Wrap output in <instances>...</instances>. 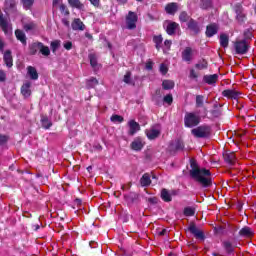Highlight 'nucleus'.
I'll return each instance as SVG.
<instances>
[{
	"label": "nucleus",
	"instance_id": "nucleus-2",
	"mask_svg": "<svg viewBox=\"0 0 256 256\" xmlns=\"http://www.w3.org/2000/svg\"><path fill=\"white\" fill-rule=\"evenodd\" d=\"M201 123V116L195 112L186 113L184 117V125L185 127H197V125Z\"/></svg>",
	"mask_w": 256,
	"mask_h": 256
},
{
	"label": "nucleus",
	"instance_id": "nucleus-19",
	"mask_svg": "<svg viewBox=\"0 0 256 256\" xmlns=\"http://www.w3.org/2000/svg\"><path fill=\"white\" fill-rule=\"evenodd\" d=\"M177 9H178V5L175 2L169 3L166 7H165V11L166 13H168L169 15H175V13H177Z\"/></svg>",
	"mask_w": 256,
	"mask_h": 256
},
{
	"label": "nucleus",
	"instance_id": "nucleus-47",
	"mask_svg": "<svg viewBox=\"0 0 256 256\" xmlns=\"http://www.w3.org/2000/svg\"><path fill=\"white\" fill-rule=\"evenodd\" d=\"M167 71H169V68L165 64L160 65V73L162 75H167Z\"/></svg>",
	"mask_w": 256,
	"mask_h": 256
},
{
	"label": "nucleus",
	"instance_id": "nucleus-26",
	"mask_svg": "<svg viewBox=\"0 0 256 256\" xmlns=\"http://www.w3.org/2000/svg\"><path fill=\"white\" fill-rule=\"evenodd\" d=\"M188 29L193 31V33H199V24L195 20L190 19L188 22Z\"/></svg>",
	"mask_w": 256,
	"mask_h": 256
},
{
	"label": "nucleus",
	"instance_id": "nucleus-5",
	"mask_svg": "<svg viewBox=\"0 0 256 256\" xmlns=\"http://www.w3.org/2000/svg\"><path fill=\"white\" fill-rule=\"evenodd\" d=\"M145 133L146 137L152 141L161 135V127L159 125L152 126L150 129H147Z\"/></svg>",
	"mask_w": 256,
	"mask_h": 256
},
{
	"label": "nucleus",
	"instance_id": "nucleus-36",
	"mask_svg": "<svg viewBox=\"0 0 256 256\" xmlns=\"http://www.w3.org/2000/svg\"><path fill=\"white\" fill-rule=\"evenodd\" d=\"M172 147L176 150V151H181L183 150V148L185 147V145L183 144V142L181 140L176 141L174 144H172Z\"/></svg>",
	"mask_w": 256,
	"mask_h": 256
},
{
	"label": "nucleus",
	"instance_id": "nucleus-41",
	"mask_svg": "<svg viewBox=\"0 0 256 256\" xmlns=\"http://www.w3.org/2000/svg\"><path fill=\"white\" fill-rule=\"evenodd\" d=\"M179 19L182 23H187V21H189V15L187 12H182L179 16Z\"/></svg>",
	"mask_w": 256,
	"mask_h": 256
},
{
	"label": "nucleus",
	"instance_id": "nucleus-58",
	"mask_svg": "<svg viewBox=\"0 0 256 256\" xmlns=\"http://www.w3.org/2000/svg\"><path fill=\"white\" fill-rule=\"evenodd\" d=\"M148 201H149V203H157V198L150 197V198H148Z\"/></svg>",
	"mask_w": 256,
	"mask_h": 256
},
{
	"label": "nucleus",
	"instance_id": "nucleus-25",
	"mask_svg": "<svg viewBox=\"0 0 256 256\" xmlns=\"http://www.w3.org/2000/svg\"><path fill=\"white\" fill-rule=\"evenodd\" d=\"M177 27H179V24H177L175 22L168 23L166 26V33L168 35H173L175 33V31L177 30Z\"/></svg>",
	"mask_w": 256,
	"mask_h": 256
},
{
	"label": "nucleus",
	"instance_id": "nucleus-17",
	"mask_svg": "<svg viewBox=\"0 0 256 256\" xmlns=\"http://www.w3.org/2000/svg\"><path fill=\"white\" fill-rule=\"evenodd\" d=\"M224 160L228 165H235L236 157L234 152H226L224 154Z\"/></svg>",
	"mask_w": 256,
	"mask_h": 256
},
{
	"label": "nucleus",
	"instance_id": "nucleus-52",
	"mask_svg": "<svg viewBox=\"0 0 256 256\" xmlns=\"http://www.w3.org/2000/svg\"><path fill=\"white\" fill-rule=\"evenodd\" d=\"M64 48H66L67 51H71V49L73 48V43L71 42L64 43Z\"/></svg>",
	"mask_w": 256,
	"mask_h": 256
},
{
	"label": "nucleus",
	"instance_id": "nucleus-8",
	"mask_svg": "<svg viewBox=\"0 0 256 256\" xmlns=\"http://www.w3.org/2000/svg\"><path fill=\"white\" fill-rule=\"evenodd\" d=\"M128 127H129L128 135H130L131 137H133V135L141 131V125H139L135 120H129Z\"/></svg>",
	"mask_w": 256,
	"mask_h": 256
},
{
	"label": "nucleus",
	"instance_id": "nucleus-62",
	"mask_svg": "<svg viewBox=\"0 0 256 256\" xmlns=\"http://www.w3.org/2000/svg\"><path fill=\"white\" fill-rule=\"evenodd\" d=\"M39 227H40L39 224L34 225V231H38Z\"/></svg>",
	"mask_w": 256,
	"mask_h": 256
},
{
	"label": "nucleus",
	"instance_id": "nucleus-44",
	"mask_svg": "<svg viewBox=\"0 0 256 256\" xmlns=\"http://www.w3.org/2000/svg\"><path fill=\"white\" fill-rule=\"evenodd\" d=\"M123 81H124V83H127L128 85H131V72H127L124 75Z\"/></svg>",
	"mask_w": 256,
	"mask_h": 256
},
{
	"label": "nucleus",
	"instance_id": "nucleus-27",
	"mask_svg": "<svg viewBox=\"0 0 256 256\" xmlns=\"http://www.w3.org/2000/svg\"><path fill=\"white\" fill-rule=\"evenodd\" d=\"M97 85H99V80H97V78H90L86 81L87 89H94Z\"/></svg>",
	"mask_w": 256,
	"mask_h": 256
},
{
	"label": "nucleus",
	"instance_id": "nucleus-61",
	"mask_svg": "<svg viewBox=\"0 0 256 256\" xmlns=\"http://www.w3.org/2000/svg\"><path fill=\"white\" fill-rule=\"evenodd\" d=\"M53 5H54V7H55L56 5H59V0H53Z\"/></svg>",
	"mask_w": 256,
	"mask_h": 256
},
{
	"label": "nucleus",
	"instance_id": "nucleus-56",
	"mask_svg": "<svg viewBox=\"0 0 256 256\" xmlns=\"http://www.w3.org/2000/svg\"><path fill=\"white\" fill-rule=\"evenodd\" d=\"M146 69H148L149 71H150V69H153V62H147Z\"/></svg>",
	"mask_w": 256,
	"mask_h": 256
},
{
	"label": "nucleus",
	"instance_id": "nucleus-6",
	"mask_svg": "<svg viewBox=\"0 0 256 256\" xmlns=\"http://www.w3.org/2000/svg\"><path fill=\"white\" fill-rule=\"evenodd\" d=\"M126 27L127 29H135L137 27V14L130 11L126 16Z\"/></svg>",
	"mask_w": 256,
	"mask_h": 256
},
{
	"label": "nucleus",
	"instance_id": "nucleus-35",
	"mask_svg": "<svg viewBox=\"0 0 256 256\" xmlns=\"http://www.w3.org/2000/svg\"><path fill=\"white\" fill-rule=\"evenodd\" d=\"M184 215L186 217H193V215H195V208H193V207H186L184 209Z\"/></svg>",
	"mask_w": 256,
	"mask_h": 256
},
{
	"label": "nucleus",
	"instance_id": "nucleus-3",
	"mask_svg": "<svg viewBox=\"0 0 256 256\" xmlns=\"http://www.w3.org/2000/svg\"><path fill=\"white\" fill-rule=\"evenodd\" d=\"M191 133L197 139H205L211 135V128L207 125H202L192 129Z\"/></svg>",
	"mask_w": 256,
	"mask_h": 256
},
{
	"label": "nucleus",
	"instance_id": "nucleus-55",
	"mask_svg": "<svg viewBox=\"0 0 256 256\" xmlns=\"http://www.w3.org/2000/svg\"><path fill=\"white\" fill-rule=\"evenodd\" d=\"M190 79H197V72L195 70H190Z\"/></svg>",
	"mask_w": 256,
	"mask_h": 256
},
{
	"label": "nucleus",
	"instance_id": "nucleus-51",
	"mask_svg": "<svg viewBox=\"0 0 256 256\" xmlns=\"http://www.w3.org/2000/svg\"><path fill=\"white\" fill-rule=\"evenodd\" d=\"M224 247L227 249V251H233V246L231 245V242H224Z\"/></svg>",
	"mask_w": 256,
	"mask_h": 256
},
{
	"label": "nucleus",
	"instance_id": "nucleus-31",
	"mask_svg": "<svg viewBox=\"0 0 256 256\" xmlns=\"http://www.w3.org/2000/svg\"><path fill=\"white\" fill-rule=\"evenodd\" d=\"M220 45L221 47H224V49L229 47V36L227 34H222L220 36Z\"/></svg>",
	"mask_w": 256,
	"mask_h": 256
},
{
	"label": "nucleus",
	"instance_id": "nucleus-16",
	"mask_svg": "<svg viewBox=\"0 0 256 256\" xmlns=\"http://www.w3.org/2000/svg\"><path fill=\"white\" fill-rule=\"evenodd\" d=\"M239 235H240V237L249 238V237H253L254 232H253V229H251V228L245 226V227H243V228L239 231Z\"/></svg>",
	"mask_w": 256,
	"mask_h": 256
},
{
	"label": "nucleus",
	"instance_id": "nucleus-42",
	"mask_svg": "<svg viewBox=\"0 0 256 256\" xmlns=\"http://www.w3.org/2000/svg\"><path fill=\"white\" fill-rule=\"evenodd\" d=\"M89 59H90V65L94 68L97 67V57H95V55L91 54L89 56Z\"/></svg>",
	"mask_w": 256,
	"mask_h": 256
},
{
	"label": "nucleus",
	"instance_id": "nucleus-60",
	"mask_svg": "<svg viewBox=\"0 0 256 256\" xmlns=\"http://www.w3.org/2000/svg\"><path fill=\"white\" fill-rule=\"evenodd\" d=\"M3 47H5V44L3 43V40L0 38V51H3Z\"/></svg>",
	"mask_w": 256,
	"mask_h": 256
},
{
	"label": "nucleus",
	"instance_id": "nucleus-45",
	"mask_svg": "<svg viewBox=\"0 0 256 256\" xmlns=\"http://www.w3.org/2000/svg\"><path fill=\"white\" fill-rule=\"evenodd\" d=\"M164 103L171 105V103H173V95H171V94L166 95L164 97Z\"/></svg>",
	"mask_w": 256,
	"mask_h": 256
},
{
	"label": "nucleus",
	"instance_id": "nucleus-15",
	"mask_svg": "<svg viewBox=\"0 0 256 256\" xmlns=\"http://www.w3.org/2000/svg\"><path fill=\"white\" fill-rule=\"evenodd\" d=\"M235 11L237 21H239V23H243L245 21V13H243V7H241V5H237Z\"/></svg>",
	"mask_w": 256,
	"mask_h": 256
},
{
	"label": "nucleus",
	"instance_id": "nucleus-10",
	"mask_svg": "<svg viewBox=\"0 0 256 256\" xmlns=\"http://www.w3.org/2000/svg\"><path fill=\"white\" fill-rule=\"evenodd\" d=\"M188 229H189L190 233H192V235H194V237H196V239H201V240L205 239V235L203 234V231H201L199 228H197V226H195V224H191Z\"/></svg>",
	"mask_w": 256,
	"mask_h": 256
},
{
	"label": "nucleus",
	"instance_id": "nucleus-54",
	"mask_svg": "<svg viewBox=\"0 0 256 256\" xmlns=\"http://www.w3.org/2000/svg\"><path fill=\"white\" fill-rule=\"evenodd\" d=\"M6 141H7V136L0 135V145H5Z\"/></svg>",
	"mask_w": 256,
	"mask_h": 256
},
{
	"label": "nucleus",
	"instance_id": "nucleus-24",
	"mask_svg": "<svg viewBox=\"0 0 256 256\" xmlns=\"http://www.w3.org/2000/svg\"><path fill=\"white\" fill-rule=\"evenodd\" d=\"M37 48L39 49L40 53L44 55V57H49V55H51V50H49V47L43 45V43H38Z\"/></svg>",
	"mask_w": 256,
	"mask_h": 256
},
{
	"label": "nucleus",
	"instance_id": "nucleus-46",
	"mask_svg": "<svg viewBox=\"0 0 256 256\" xmlns=\"http://www.w3.org/2000/svg\"><path fill=\"white\" fill-rule=\"evenodd\" d=\"M34 0H22L23 6L25 9H29L33 5Z\"/></svg>",
	"mask_w": 256,
	"mask_h": 256
},
{
	"label": "nucleus",
	"instance_id": "nucleus-30",
	"mask_svg": "<svg viewBox=\"0 0 256 256\" xmlns=\"http://www.w3.org/2000/svg\"><path fill=\"white\" fill-rule=\"evenodd\" d=\"M15 35L18 41H21V43L23 44L27 43V38L25 36V33L22 30H16Z\"/></svg>",
	"mask_w": 256,
	"mask_h": 256
},
{
	"label": "nucleus",
	"instance_id": "nucleus-14",
	"mask_svg": "<svg viewBox=\"0 0 256 256\" xmlns=\"http://www.w3.org/2000/svg\"><path fill=\"white\" fill-rule=\"evenodd\" d=\"M222 94L224 97H228V99H237L241 95L237 90H224Z\"/></svg>",
	"mask_w": 256,
	"mask_h": 256
},
{
	"label": "nucleus",
	"instance_id": "nucleus-38",
	"mask_svg": "<svg viewBox=\"0 0 256 256\" xmlns=\"http://www.w3.org/2000/svg\"><path fill=\"white\" fill-rule=\"evenodd\" d=\"M42 121V127H44V129H49V127H51V121H49V118L47 117H42L41 119Z\"/></svg>",
	"mask_w": 256,
	"mask_h": 256
},
{
	"label": "nucleus",
	"instance_id": "nucleus-32",
	"mask_svg": "<svg viewBox=\"0 0 256 256\" xmlns=\"http://www.w3.org/2000/svg\"><path fill=\"white\" fill-rule=\"evenodd\" d=\"M70 7H75L76 9H83V4L79 0H68Z\"/></svg>",
	"mask_w": 256,
	"mask_h": 256
},
{
	"label": "nucleus",
	"instance_id": "nucleus-29",
	"mask_svg": "<svg viewBox=\"0 0 256 256\" xmlns=\"http://www.w3.org/2000/svg\"><path fill=\"white\" fill-rule=\"evenodd\" d=\"M162 87L166 91H169V89H173L175 87V82L173 80H163Z\"/></svg>",
	"mask_w": 256,
	"mask_h": 256
},
{
	"label": "nucleus",
	"instance_id": "nucleus-18",
	"mask_svg": "<svg viewBox=\"0 0 256 256\" xmlns=\"http://www.w3.org/2000/svg\"><path fill=\"white\" fill-rule=\"evenodd\" d=\"M27 73L33 81H37L39 79V74L37 73V69L33 66H28L27 67Z\"/></svg>",
	"mask_w": 256,
	"mask_h": 256
},
{
	"label": "nucleus",
	"instance_id": "nucleus-11",
	"mask_svg": "<svg viewBox=\"0 0 256 256\" xmlns=\"http://www.w3.org/2000/svg\"><path fill=\"white\" fill-rule=\"evenodd\" d=\"M72 29L74 31H85V24H83V21H81V19L76 18L72 22Z\"/></svg>",
	"mask_w": 256,
	"mask_h": 256
},
{
	"label": "nucleus",
	"instance_id": "nucleus-7",
	"mask_svg": "<svg viewBox=\"0 0 256 256\" xmlns=\"http://www.w3.org/2000/svg\"><path fill=\"white\" fill-rule=\"evenodd\" d=\"M0 27L6 35L11 34V32L13 31L11 24H9V20L3 17V14H1V12H0Z\"/></svg>",
	"mask_w": 256,
	"mask_h": 256
},
{
	"label": "nucleus",
	"instance_id": "nucleus-37",
	"mask_svg": "<svg viewBox=\"0 0 256 256\" xmlns=\"http://www.w3.org/2000/svg\"><path fill=\"white\" fill-rule=\"evenodd\" d=\"M203 103H205V97L203 95L196 96V107H203Z\"/></svg>",
	"mask_w": 256,
	"mask_h": 256
},
{
	"label": "nucleus",
	"instance_id": "nucleus-22",
	"mask_svg": "<svg viewBox=\"0 0 256 256\" xmlns=\"http://www.w3.org/2000/svg\"><path fill=\"white\" fill-rule=\"evenodd\" d=\"M182 59H183V61H191L193 59V49L186 48L182 52Z\"/></svg>",
	"mask_w": 256,
	"mask_h": 256
},
{
	"label": "nucleus",
	"instance_id": "nucleus-20",
	"mask_svg": "<svg viewBox=\"0 0 256 256\" xmlns=\"http://www.w3.org/2000/svg\"><path fill=\"white\" fill-rule=\"evenodd\" d=\"M22 23H23V29L26 32L35 31V29H37V24H35V22L33 21L25 22V20H23Z\"/></svg>",
	"mask_w": 256,
	"mask_h": 256
},
{
	"label": "nucleus",
	"instance_id": "nucleus-1",
	"mask_svg": "<svg viewBox=\"0 0 256 256\" xmlns=\"http://www.w3.org/2000/svg\"><path fill=\"white\" fill-rule=\"evenodd\" d=\"M190 176L194 181L202 185V187H209L211 185V172L205 168H199L195 161L191 162Z\"/></svg>",
	"mask_w": 256,
	"mask_h": 256
},
{
	"label": "nucleus",
	"instance_id": "nucleus-12",
	"mask_svg": "<svg viewBox=\"0 0 256 256\" xmlns=\"http://www.w3.org/2000/svg\"><path fill=\"white\" fill-rule=\"evenodd\" d=\"M23 97H31V82H25L21 87Z\"/></svg>",
	"mask_w": 256,
	"mask_h": 256
},
{
	"label": "nucleus",
	"instance_id": "nucleus-49",
	"mask_svg": "<svg viewBox=\"0 0 256 256\" xmlns=\"http://www.w3.org/2000/svg\"><path fill=\"white\" fill-rule=\"evenodd\" d=\"M209 7H211V0H203L202 9H209Z\"/></svg>",
	"mask_w": 256,
	"mask_h": 256
},
{
	"label": "nucleus",
	"instance_id": "nucleus-28",
	"mask_svg": "<svg viewBox=\"0 0 256 256\" xmlns=\"http://www.w3.org/2000/svg\"><path fill=\"white\" fill-rule=\"evenodd\" d=\"M140 183L142 187H148V185H151V176H149V174H144L140 179Z\"/></svg>",
	"mask_w": 256,
	"mask_h": 256
},
{
	"label": "nucleus",
	"instance_id": "nucleus-9",
	"mask_svg": "<svg viewBox=\"0 0 256 256\" xmlns=\"http://www.w3.org/2000/svg\"><path fill=\"white\" fill-rule=\"evenodd\" d=\"M130 147L133 151H141L145 147V141L141 137H136L130 144Z\"/></svg>",
	"mask_w": 256,
	"mask_h": 256
},
{
	"label": "nucleus",
	"instance_id": "nucleus-50",
	"mask_svg": "<svg viewBox=\"0 0 256 256\" xmlns=\"http://www.w3.org/2000/svg\"><path fill=\"white\" fill-rule=\"evenodd\" d=\"M60 11L63 13V15H69V10H67V7L65 5H60Z\"/></svg>",
	"mask_w": 256,
	"mask_h": 256
},
{
	"label": "nucleus",
	"instance_id": "nucleus-63",
	"mask_svg": "<svg viewBox=\"0 0 256 256\" xmlns=\"http://www.w3.org/2000/svg\"><path fill=\"white\" fill-rule=\"evenodd\" d=\"M165 233H167V230H162V231L160 232V235H164Z\"/></svg>",
	"mask_w": 256,
	"mask_h": 256
},
{
	"label": "nucleus",
	"instance_id": "nucleus-57",
	"mask_svg": "<svg viewBox=\"0 0 256 256\" xmlns=\"http://www.w3.org/2000/svg\"><path fill=\"white\" fill-rule=\"evenodd\" d=\"M5 72L0 70V81H4L5 80Z\"/></svg>",
	"mask_w": 256,
	"mask_h": 256
},
{
	"label": "nucleus",
	"instance_id": "nucleus-21",
	"mask_svg": "<svg viewBox=\"0 0 256 256\" xmlns=\"http://www.w3.org/2000/svg\"><path fill=\"white\" fill-rule=\"evenodd\" d=\"M4 62L7 67H13V56L11 55V51L4 52Z\"/></svg>",
	"mask_w": 256,
	"mask_h": 256
},
{
	"label": "nucleus",
	"instance_id": "nucleus-39",
	"mask_svg": "<svg viewBox=\"0 0 256 256\" xmlns=\"http://www.w3.org/2000/svg\"><path fill=\"white\" fill-rule=\"evenodd\" d=\"M60 46H61V41H59V40H55V41L51 42V49H52L53 53H55V51H57V49H59Z\"/></svg>",
	"mask_w": 256,
	"mask_h": 256
},
{
	"label": "nucleus",
	"instance_id": "nucleus-53",
	"mask_svg": "<svg viewBox=\"0 0 256 256\" xmlns=\"http://www.w3.org/2000/svg\"><path fill=\"white\" fill-rule=\"evenodd\" d=\"M244 37H245V41H247V39H252L253 38V33H251V32H245L244 33Z\"/></svg>",
	"mask_w": 256,
	"mask_h": 256
},
{
	"label": "nucleus",
	"instance_id": "nucleus-23",
	"mask_svg": "<svg viewBox=\"0 0 256 256\" xmlns=\"http://www.w3.org/2000/svg\"><path fill=\"white\" fill-rule=\"evenodd\" d=\"M217 79H219V75L217 74L204 76V81L208 85H214V83H217Z\"/></svg>",
	"mask_w": 256,
	"mask_h": 256
},
{
	"label": "nucleus",
	"instance_id": "nucleus-34",
	"mask_svg": "<svg viewBox=\"0 0 256 256\" xmlns=\"http://www.w3.org/2000/svg\"><path fill=\"white\" fill-rule=\"evenodd\" d=\"M153 41L156 45V49H161V45L163 43V36L161 35L154 36Z\"/></svg>",
	"mask_w": 256,
	"mask_h": 256
},
{
	"label": "nucleus",
	"instance_id": "nucleus-4",
	"mask_svg": "<svg viewBox=\"0 0 256 256\" xmlns=\"http://www.w3.org/2000/svg\"><path fill=\"white\" fill-rule=\"evenodd\" d=\"M236 55H245L249 51V42L247 40H236L234 42Z\"/></svg>",
	"mask_w": 256,
	"mask_h": 256
},
{
	"label": "nucleus",
	"instance_id": "nucleus-33",
	"mask_svg": "<svg viewBox=\"0 0 256 256\" xmlns=\"http://www.w3.org/2000/svg\"><path fill=\"white\" fill-rule=\"evenodd\" d=\"M161 198L163 199V201H166L167 203L171 201V194L169 193V191H167V189L162 190Z\"/></svg>",
	"mask_w": 256,
	"mask_h": 256
},
{
	"label": "nucleus",
	"instance_id": "nucleus-59",
	"mask_svg": "<svg viewBox=\"0 0 256 256\" xmlns=\"http://www.w3.org/2000/svg\"><path fill=\"white\" fill-rule=\"evenodd\" d=\"M92 5L97 6L99 5V0H89Z\"/></svg>",
	"mask_w": 256,
	"mask_h": 256
},
{
	"label": "nucleus",
	"instance_id": "nucleus-43",
	"mask_svg": "<svg viewBox=\"0 0 256 256\" xmlns=\"http://www.w3.org/2000/svg\"><path fill=\"white\" fill-rule=\"evenodd\" d=\"M197 69H207V62L205 60L200 61L196 64Z\"/></svg>",
	"mask_w": 256,
	"mask_h": 256
},
{
	"label": "nucleus",
	"instance_id": "nucleus-48",
	"mask_svg": "<svg viewBox=\"0 0 256 256\" xmlns=\"http://www.w3.org/2000/svg\"><path fill=\"white\" fill-rule=\"evenodd\" d=\"M171 44L172 42L170 40H165L164 42V53H167V51H169V49H171Z\"/></svg>",
	"mask_w": 256,
	"mask_h": 256
},
{
	"label": "nucleus",
	"instance_id": "nucleus-64",
	"mask_svg": "<svg viewBox=\"0 0 256 256\" xmlns=\"http://www.w3.org/2000/svg\"><path fill=\"white\" fill-rule=\"evenodd\" d=\"M119 3H127V0H117Z\"/></svg>",
	"mask_w": 256,
	"mask_h": 256
},
{
	"label": "nucleus",
	"instance_id": "nucleus-40",
	"mask_svg": "<svg viewBox=\"0 0 256 256\" xmlns=\"http://www.w3.org/2000/svg\"><path fill=\"white\" fill-rule=\"evenodd\" d=\"M110 119L112 123H123V117L119 115H112Z\"/></svg>",
	"mask_w": 256,
	"mask_h": 256
},
{
	"label": "nucleus",
	"instance_id": "nucleus-13",
	"mask_svg": "<svg viewBox=\"0 0 256 256\" xmlns=\"http://www.w3.org/2000/svg\"><path fill=\"white\" fill-rule=\"evenodd\" d=\"M217 31H219L217 24H210L206 28V35L208 37H213V35H217Z\"/></svg>",
	"mask_w": 256,
	"mask_h": 256
}]
</instances>
